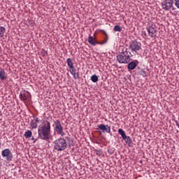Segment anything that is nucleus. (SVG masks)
<instances>
[{"mask_svg":"<svg viewBox=\"0 0 179 179\" xmlns=\"http://www.w3.org/2000/svg\"><path fill=\"white\" fill-rule=\"evenodd\" d=\"M114 31H119L121 32L122 31V28L120 27V25H115L113 28Z\"/></svg>","mask_w":179,"mask_h":179,"instance_id":"obj_21","label":"nucleus"},{"mask_svg":"<svg viewBox=\"0 0 179 179\" xmlns=\"http://www.w3.org/2000/svg\"><path fill=\"white\" fill-rule=\"evenodd\" d=\"M131 52H128V49H123L122 51L117 55V61L119 64H129L131 62Z\"/></svg>","mask_w":179,"mask_h":179,"instance_id":"obj_2","label":"nucleus"},{"mask_svg":"<svg viewBox=\"0 0 179 179\" xmlns=\"http://www.w3.org/2000/svg\"><path fill=\"white\" fill-rule=\"evenodd\" d=\"M54 131L57 133V135H61V136H65V132H64V128L61 122L59 120H55V122Z\"/></svg>","mask_w":179,"mask_h":179,"instance_id":"obj_5","label":"nucleus"},{"mask_svg":"<svg viewBox=\"0 0 179 179\" xmlns=\"http://www.w3.org/2000/svg\"><path fill=\"white\" fill-rule=\"evenodd\" d=\"M91 80L94 83H96V82H99V77L97 76H96V75H93L91 77Z\"/></svg>","mask_w":179,"mask_h":179,"instance_id":"obj_18","label":"nucleus"},{"mask_svg":"<svg viewBox=\"0 0 179 179\" xmlns=\"http://www.w3.org/2000/svg\"><path fill=\"white\" fill-rule=\"evenodd\" d=\"M39 139L48 142L51 139V123L48 120H44L38 129Z\"/></svg>","mask_w":179,"mask_h":179,"instance_id":"obj_1","label":"nucleus"},{"mask_svg":"<svg viewBox=\"0 0 179 179\" xmlns=\"http://www.w3.org/2000/svg\"><path fill=\"white\" fill-rule=\"evenodd\" d=\"M129 48L133 53L138 54L142 50V43L136 41H133L129 43Z\"/></svg>","mask_w":179,"mask_h":179,"instance_id":"obj_4","label":"nucleus"},{"mask_svg":"<svg viewBox=\"0 0 179 179\" xmlns=\"http://www.w3.org/2000/svg\"><path fill=\"white\" fill-rule=\"evenodd\" d=\"M118 134H120L121 135L122 139L127 138V134H125V131L124 130H122V129H118Z\"/></svg>","mask_w":179,"mask_h":179,"instance_id":"obj_14","label":"nucleus"},{"mask_svg":"<svg viewBox=\"0 0 179 179\" xmlns=\"http://www.w3.org/2000/svg\"><path fill=\"white\" fill-rule=\"evenodd\" d=\"M72 75H73L74 79H78V78H79V73H75V74H72Z\"/></svg>","mask_w":179,"mask_h":179,"instance_id":"obj_27","label":"nucleus"},{"mask_svg":"<svg viewBox=\"0 0 179 179\" xmlns=\"http://www.w3.org/2000/svg\"><path fill=\"white\" fill-rule=\"evenodd\" d=\"M137 66H138V62H137V60L130 62L128 64V65H127V69H128L129 71H134V69H135V68H136Z\"/></svg>","mask_w":179,"mask_h":179,"instance_id":"obj_11","label":"nucleus"},{"mask_svg":"<svg viewBox=\"0 0 179 179\" xmlns=\"http://www.w3.org/2000/svg\"><path fill=\"white\" fill-rule=\"evenodd\" d=\"M99 129H101L102 132H107V134H111V127L108 125L99 124L98 125Z\"/></svg>","mask_w":179,"mask_h":179,"instance_id":"obj_9","label":"nucleus"},{"mask_svg":"<svg viewBox=\"0 0 179 179\" xmlns=\"http://www.w3.org/2000/svg\"><path fill=\"white\" fill-rule=\"evenodd\" d=\"M147 31L148 33V36L151 37V38H154L156 37V33L157 30L156 29V25L153 23H149L146 27Z\"/></svg>","mask_w":179,"mask_h":179,"instance_id":"obj_6","label":"nucleus"},{"mask_svg":"<svg viewBox=\"0 0 179 179\" xmlns=\"http://www.w3.org/2000/svg\"><path fill=\"white\" fill-rule=\"evenodd\" d=\"M5 27H0V38H2L5 34Z\"/></svg>","mask_w":179,"mask_h":179,"instance_id":"obj_20","label":"nucleus"},{"mask_svg":"<svg viewBox=\"0 0 179 179\" xmlns=\"http://www.w3.org/2000/svg\"><path fill=\"white\" fill-rule=\"evenodd\" d=\"M0 79L1 80H5L6 79V76H5V70L3 69L0 71Z\"/></svg>","mask_w":179,"mask_h":179,"instance_id":"obj_16","label":"nucleus"},{"mask_svg":"<svg viewBox=\"0 0 179 179\" xmlns=\"http://www.w3.org/2000/svg\"><path fill=\"white\" fill-rule=\"evenodd\" d=\"M30 96V92L26 90H22L20 94L21 101H26Z\"/></svg>","mask_w":179,"mask_h":179,"instance_id":"obj_8","label":"nucleus"},{"mask_svg":"<svg viewBox=\"0 0 179 179\" xmlns=\"http://www.w3.org/2000/svg\"><path fill=\"white\" fill-rule=\"evenodd\" d=\"M42 54H43V57L45 56V55H47V51H45V50H42Z\"/></svg>","mask_w":179,"mask_h":179,"instance_id":"obj_28","label":"nucleus"},{"mask_svg":"<svg viewBox=\"0 0 179 179\" xmlns=\"http://www.w3.org/2000/svg\"><path fill=\"white\" fill-rule=\"evenodd\" d=\"M31 141H34V143H36V142H37V138H34V137H32Z\"/></svg>","mask_w":179,"mask_h":179,"instance_id":"obj_30","label":"nucleus"},{"mask_svg":"<svg viewBox=\"0 0 179 179\" xmlns=\"http://www.w3.org/2000/svg\"><path fill=\"white\" fill-rule=\"evenodd\" d=\"M66 62H67V65H68L69 68H72V67L74 66H73V62H72V59L68 58L66 59Z\"/></svg>","mask_w":179,"mask_h":179,"instance_id":"obj_17","label":"nucleus"},{"mask_svg":"<svg viewBox=\"0 0 179 179\" xmlns=\"http://www.w3.org/2000/svg\"><path fill=\"white\" fill-rule=\"evenodd\" d=\"M31 135H33L31 131L28 130L24 133V136L26 139H29V138H31Z\"/></svg>","mask_w":179,"mask_h":179,"instance_id":"obj_15","label":"nucleus"},{"mask_svg":"<svg viewBox=\"0 0 179 179\" xmlns=\"http://www.w3.org/2000/svg\"><path fill=\"white\" fill-rule=\"evenodd\" d=\"M30 127L32 129H36L37 128V123L34 120H31L30 122Z\"/></svg>","mask_w":179,"mask_h":179,"instance_id":"obj_19","label":"nucleus"},{"mask_svg":"<svg viewBox=\"0 0 179 179\" xmlns=\"http://www.w3.org/2000/svg\"><path fill=\"white\" fill-rule=\"evenodd\" d=\"M54 150L56 152H64L68 148L66 140L63 138H59L53 142Z\"/></svg>","mask_w":179,"mask_h":179,"instance_id":"obj_3","label":"nucleus"},{"mask_svg":"<svg viewBox=\"0 0 179 179\" xmlns=\"http://www.w3.org/2000/svg\"><path fill=\"white\" fill-rule=\"evenodd\" d=\"M178 1H179V0H178Z\"/></svg>","mask_w":179,"mask_h":179,"instance_id":"obj_31","label":"nucleus"},{"mask_svg":"<svg viewBox=\"0 0 179 179\" xmlns=\"http://www.w3.org/2000/svg\"><path fill=\"white\" fill-rule=\"evenodd\" d=\"M140 73L143 78L146 77V71L145 70H141Z\"/></svg>","mask_w":179,"mask_h":179,"instance_id":"obj_26","label":"nucleus"},{"mask_svg":"<svg viewBox=\"0 0 179 179\" xmlns=\"http://www.w3.org/2000/svg\"><path fill=\"white\" fill-rule=\"evenodd\" d=\"M106 43H107V39L104 40L102 42H96V44H99V45H103L106 44Z\"/></svg>","mask_w":179,"mask_h":179,"instance_id":"obj_25","label":"nucleus"},{"mask_svg":"<svg viewBox=\"0 0 179 179\" xmlns=\"http://www.w3.org/2000/svg\"><path fill=\"white\" fill-rule=\"evenodd\" d=\"M176 6H177V8L179 9V1H176Z\"/></svg>","mask_w":179,"mask_h":179,"instance_id":"obj_29","label":"nucleus"},{"mask_svg":"<svg viewBox=\"0 0 179 179\" xmlns=\"http://www.w3.org/2000/svg\"><path fill=\"white\" fill-rule=\"evenodd\" d=\"M34 122H36V124H38L40 122V120H38V117L36 116H33Z\"/></svg>","mask_w":179,"mask_h":179,"instance_id":"obj_24","label":"nucleus"},{"mask_svg":"<svg viewBox=\"0 0 179 179\" xmlns=\"http://www.w3.org/2000/svg\"><path fill=\"white\" fill-rule=\"evenodd\" d=\"M1 156L8 162H12L13 159V155H12V152L9 149H5L1 152Z\"/></svg>","mask_w":179,"mask_h":179,"instance_id":"obj_7","label":"nucleus"},{"mask_svg":"<svg viewBox=\"0 0 179 179\" xmlns=\"http://www.w3.org/2000/svg\"><path fill=\"white\" fill-rule=\"evenodd\" d=\"M88 43L89 44H90L91 45H96L97 44V41H96V38H94V37L90 36L88 37Z\"/></svg>","mask_w":179,"mask_h":179,"instance_id":"obj_12","label":"nucleus"},{"mask_svg":"<svg viewBox=\"0 0 179 179\" xmlns=\"http://www.w3.org/2000/svg\"><path fill=\"white\" fill-rule=\"evenodd\" d=\"M70 73L71 75H75L76 73V69L75 68V66L73 67H70Z\"/></svg>","mask_w":179,"mask_h":179,"instance_id":"obj_22","label":"nucleus"},{"mask_svg":"<svg viewBox=\"0 0 179 179\" xmlns=\"http://www.w3.org/2000/svg\"><path fill=\"white\" fill-rule=\"evenodd\" d=\"M123 141H125L128 146H132V138H131L129 136H126V138H123Z\"/></svg>","mask_w":179,"mask_h":179,"instance_id":"obj_13","label":"nucleus"},{"mask_svg":"<svg viewBox=\"0 0 179 179\" xmlns=\"http://www.w3.org/2000/svg\"><path fill=\"white\" fill-rule=\"evenodd\" d=\"M141 36L143 38H148V34H146V31H141Z\"/></svg>","mask_w":179,"mask_h":179,"instance_id":"obj_23","label":"nucleus"},{"mask_svg":"<svg viewBox=\"0 0 179 179\" xmlns=\"http://www.w3.org/2000/svg\"><path fill=\"white\" fill-rule=\"evenodd\" d=\"M163 9L165 10H169L173 8V1H164L162 3Z\"/></svg>","mask_w":179,"mask_h":179,"instance_id":"obj_10","label":"nucleus"}]
</instances>
